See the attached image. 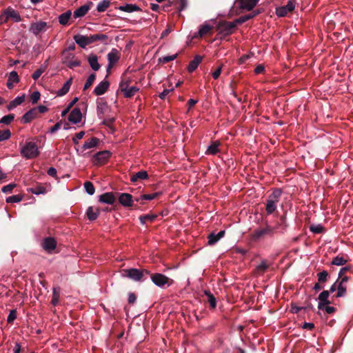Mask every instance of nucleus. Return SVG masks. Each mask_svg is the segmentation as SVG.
<instances>
[{"label": "nucleus", "instance_id": "9", "mask_svg": "<svg viewBox=\"0 0 353 353\" xmlns=\"http://www.w3.org/2000/svg\"><path fill=\"white\" fill-rule=\"evenodd\" d=\"M119 59V52L117 49H112L108 54V65L107 66V71L109 72L112 69L114 64H115Z\"/></svg>", "mask_w": 353, "mask_h": 353}, {"label": "nucleus", "instance_id": "53", "mask_svg": "<svg viewBox=\"0 0 353 353\" xmlns=\"http://www.w3.org/2000/svg\"><path fill=\"white\" fill-rule=\"evenodd\" d=\"M30 191L34 194H43L46 192V189L43 187H37L35 188H30Z\"/></svg>", "mask_w": 353, "mask_h": 353}, {"label": "nucleus", "instance_id": "38", "mask_svg": "<svg viewBox=\"0 0 353 353\" xmlns=\"http://www.w3.org/2000/svg\"><path fill=\"white\" fill-rule=\"evenodd\" d=\"M157 218L155 214H145L139 217L140 222L142 224H145L148 221L152 222Z\"/></svg>", "mask_w": 353, "mask_h": 353}, {"label": "nucleus", "instance_id": "62", "mask_svg": "<svg viewBox=\"0 0 353 353\" xmlns=\"http://www.w3.org/2000/svg\"><path fill=\"white\" fill-rule=\"evenodd\" d=\"M137 300V296L134 293H129L128 295V303L130 304H133L135 303Z\"/></svg>", "mask_w": 353, "mask_h": 353}, {"label": "nucleus", "instance_id": "5", "mask_svg": "<svg viewBox=\"0 0 353 353\" xmlns=\"http://www.w3.org/2000/svg\"><path fill=\"white\" fill-rule=\"evenodd\" d=\"M123 277L129 278L134 281H141L142 280V272L139 269L130 268L122 270Z\"/></svg>", "mask_w": 353, "mask_h": 353}, {"label": "nucleus", "instance_id": "47", "mask_svg": "<svg viewBox=\"0 0 353 353\" xmlns=\"http://www.w3.org/2000/svg\"><path fill=\"white\" fill-rule=\"evenodd\" d=\"M11 137V132L9 130H0V142L8 140Z\"/></svg>", "mask_w": 353, "mask_h": 353}, {"label": "nucleus", "instance_id": "24", "mask_svg": "<svg viewBox=\"0 0 353 353\" xmlns=\"http://www.w3.org/2000/svg\"><path fill=\"white\" fill-rule=\"evenodd\" d=\"M202 61V57L199 55H196L194 57L193 60H192L188 65V70L189 72H194L199 65V63Z\"/></svg>", "mask_w": 353, "mask_h": 353}, {"label": "nucleus", "instance_id": "10", "mask_svg": "<svg viewBox=\"0 0 353 353\" xmlns=\"http://www.w3.org/2000/svg\"><path fill=\"white\" fill-rule=\"evenodd\" d=\"M46 28L47 23L44 21H40L31 23L30 26V31L32 32L34 35H38L41 32L46 31Z\"/></svg>", "mask_w": 353, "mask_h": 353}, {"label": "nucleus", "instance_id": "18", "mask_svg": "<svg viewBox=\"0 0 353 353\" xmlns=\"http://www.w3.org/2000/svg\"><path fill=\"white\" fill-rule=\"evenodd\" d=\"M37 109L32 108L28 111L21 118V123H28L37 117Z\"/></svg>", "mask_w": 353, "mask_h": 353}, {"label": "nucleus", "instance_id": "7", "mask_svg": "<svg viewBox=\"0 0 353 353\" xmlns=\"http://www.w3.org/2000/svg\"><path fill=\"white\" fill-rule=\"evenodd\" d=\"M110 157V152L108 150H103L95 154L92 161L94 165H102L105 163Z\"/></svg>", "mask_w": 353, "mask_h": 353}, {"label": "nucleus", "instance_id": "25", "mask_svg": "<svg viewBox=\"0 0 353 353\" xmlns=\"http://www.w3.org/2000/svg\"><path fill=\"white\" fill-rule=\"evenodd\" d=\"M118 9L121 11L126 12H137V11L141 10V8L136 4H128V3L125 5L119 6Z\"/></svg>", "mask_w": 353, "mask_h": 353}, {"label": "nucleus", "instance_id": "17", "mask_svg": "<svg viewBox=\"0 0 353 353\" xmlns=\"http://www.w3.org/2000/svg\"><path fill=\"white\" fill-rule=\"evenodd\" d=\"M329 291L324 290L319 295V309H323V307L330 303L329 298Z\"/></svg>", "mask_w": 353, "mask_h": 353}, {"label": "nucleus", "instance_id": "4", "mask_svg": "<svg viewBox=\"0 0 353 353\" xmlns=\"http://www.w3.org/2000/svg\"><path fill=\"white\" fill-rule=\"evenodd\" d=\"M152 281L158 287L165 288L173 283V280L161 273H155L150 275Z\"/></svg>", "mask_w": 353, "mask_h": 353}, {"label": "nucleus", "instance_id": "64", "mask_svg": "<svg viewBox=\"0 0 353 353\" xmlns=\"http://www.w3.org/2000/svg\"><path fill=\"white\" fill-rule=\"evenodd\" d=\"M173 89H171V90H169V89H165L160 94H159V97L161 99H164L165 98V97L171 92L172 91Z\"/></svg>", "mask_w": 353, "mask_h": 353}, {"label": "nucleus", "instance_id": "34", "mask_svg": "<svg viewBox=\"0 0 353 353\" xmlns=\"http://www.w3.org/2000/svg\"><path fill=\"white\" fill-rule=\"evenodd\" d=\"M110 6V0H102L101 1L97 6V10L99 12H105Z\"/></svg>", "mask_w": 353, "mask_h": 353}, {"label": "nucleus", "instance_id": "26", "mask_svg": "<svg viewBox=\"0 0 353 353\" xmlns=\"http://www.w3.org/2000/svg\"><path fill=\"white\" fill-rule=\"evenodd\" d=\"M72 16L71 10H68L59 16V23L62 26L68 24V21Z\"/></svg>", "mask_w": 353, "mask_h": 353}, {"label": "nucleus", "instance_id": "8", "mask_svg": "<svg viewBox=\"0 0 353 353\" xmlns=\"http://www.w3.org/2000/svg\"><path fill=\"white\" fill-rule=\"evenodd\" d=\"M295 8V1L292 0L288 1V3L279 8H277L276 10V14L278 17H285L288 14V13L292 12Z\"/></svg>", "mask_w": 353, "mask_h": 353}, {"label": "nucleus", "instance_id": "27", "mask_svg": "<svg viewBox=\"0 0 353 353\" xmlns=\"http://www.w3.org/2000/svg\"><path fill=\"white\" fill-rule=\"evenodd\" d=\"M88 62L90 65V67L94 70V71H97L100 68V65L98 63V57L97 55L92 54L88 57Z\"/></svg>", "mask_w": 353, "mask_h": 353}, {"label": "nucleus", "instance_id": "46", "mask_svg": "<svg viewBox=\"0 0 353 353\" xmlns=\"http://www.w3.org/2000/svg\"><path fill=\"white\" fill-rule=\"evenodd\" d=\"M14 115L12 114H10L8 115L3 117L0 119V123L6 124V125L10 124L14 120Z\"/></svg>", "mask_w": 353, "mask_h": 353}, {"label": "nucleus", "instance_id": "60", "mask_svg": "<svg viewBox=\"0 0 353 353\" xmlns=\"http://www.w3.org/2000/svg\"><path fill=\"white\" fill-rule=\"evenodd\" d=\"M221 71H222V66L221 65V66L218 67V68H216V70L212 72V74L213 78H214V79H217L219 77V76H220V74H221Z\"/></svg>", "mask_w": 353, "mask_h": 353}, {"label": "nucleus", "instance_id": "49", "mask_svg": "<svg viewBox=\"0 0 353 353\" xmlns=\"http://www.w3.org/2000/svg\"><path fill=\"white\" fill-rule=\"evenodd\" d=\"M95 77H96V76H95L94 74H91L88 77V79H87V81H86V82H85V83L84 85V87H83V90H87L88 88H89L92 85L93 82L95 80Z\"/></svg>", "mask_w": 353, "mask_h": 353}, {"label": "nucleus", "instance_id": "2", "mask_svg": "<svg viewBox=\"0 0 353 353\" xmlns=\"http://www.w3.org/2000/svg\"><path fill=\"white\" fill-rule=\"evenodd\" d=\"M21 156L27 159H34L39 154L37 145L33 141H27L21 147Z\"/></svg>", "mask_w": 353, "mask_h": 353}, {"label": "nucleus", "instance_id": "1", "mask_svg": "<svg viewBox=\"0 0 353 353\" xmlns=\"http://www.w3.org/2000/svg\"><path fill=\"white\" fill-rule=\"evenodd\" d=\"M108 36L104 34H94L90 36L77 34L74 37L75 42L82 48L97 41L106 43Z\"/></svg>", "mask_w": 353, "mask_h": 353}, {"label": "nucleus", "instance_id": "21", "mask_svg": "<svg viewBox=\"0 0 353 353\" xmlns=\"http://www.w3.org/2000/svg\"><path fill=\"white\" fill-rule=\"evenodd\" d=\"M19 81V77L17 72L12 71L9 74L6 85L8 88L12 89L15 83Z\"/></svg>", "mask_w": 353, "mask_h": 353}, {"label": "nucleus", "instance_id": "52", "mask_svg": "<svg viewBox=\"0 0 353 353\" xmlns=\"http://www.w3.org/2000/svg\"><path fill=\"white\" fill-rule=\"evenodd\" d=\"M17 318V312L15 310H12L10 311V313L7 318L8 323L13 322Z\"/></svg>", "mask_w": 353, "mask_h": 353}, {"label": "nucleus", "instance_id": "44", "mask_svg": "<svg viewBox=\"0 0 353 353\" xmlns=\"http://www.w3.org/2000/svg\"><path fill=\"white\" fill-rule=\"evenodd\" d=\"M268 268V265L265 261H263L259 265H258L256 268V271L259 274H263L265 272Z\"/></svg>", "mask_w": 353, "mask_h": 353}, {"label": "nucleus", "instance_id": "11", "mask_svg": "<svg viewBox=\"0 0 353 353\" xmlns=\"http://www.w3.org/2000/svg\"><path fill=\"white\" fill-rule=\"evenodd\" d=\"M273 232V230L270 226H267L263 228H259L255 230L252 234V238L254 240H258L262 236H264L267 234H272Z\"/></svg>", "mask_w": 353, "mask_h": 353}, {"label": "nucleus", "instance_id": "33", "mask_svg": "<svg viewBox=\"0 0 353 353\" xmlns=\"http://www.w3.org/2000/svg\"><path fill=\"white\" fill-rule=\"evenodd\" d=\"M5 14L7 18H12L16 22L21 21V17L19 14L12 9H8L6 11Z\"/></svg>", "mask_w": 353, "mask_h": 353}, {"label": "nucleus", "instance_id": "59", "mask_svg": "<svg viewBox=\"0 0 353 353\" xmlns=\"http://www.w3.org/2000/svg\"><path fill=\"white\" fill-rule=\"evenodd\" d=\"M128 87L129 86H128V81H125L123 80L119 83V88H120L121 91L123 92V94H124V92L126 91V90H128Z\"/></svg>", "mask_w": 353, "mask_h": 353}, {"label": "nucleus", "instance_id": "37", "mask_svg": "<svg viewBox=\"0 0 353 353\" xmlns=\"http://www.w3.org/2000/svg\"><path fill=\"white\" fill-rule=\"evenodd\" d=\"M205 294L207 296V301L210 303L212 308H215L216 306V301L214 295L209 291H205Z\"/></svg>", "mask_w": 353, "mask_h": 353}, {"label": "nucleus", "instance_id": "57", "mask_svg": "<svg viewBox=\"0 0 353 353\" xmlns=\"http://www.w3.org/2000/svg\"><path fill=\"white\" fill-rule=\"evenodd\" d=\"M84 134H85V132L83 131H81V132L77 133L75 134L74 137H73V139H72L73 143L74 144H77L79 143L78 140L81 139L83 137Z\"/></svg>", "mask_w": 353, "mask_h": 353}, {"label": "nucleus", "instance_id": "51", "mask_svg": "<svg viewBox=\"0 0 353 353\" xmlns=\"http://www.w3.org/2000/svg\"><path fill=\"white\" fill-rule=\"evenodd\" d=\"M310 230L314 233L319 234L323 231V228L321 225H312L310 227Z\"/></svg>", "mask_w": 353, "mask_h": 353}, {"label": "nucleus", "instance_id": "13", "mask_svg": "<svg viewBox=\"0 0 353 353\" xmlns=\"http://www.w3.org/2000/svg\"><path fill=\"white\" fill-rule=\"evenodd\" d=\"M43 248L48 253L52 252L57 247V241L54 238H46L42 242Z\"/></svg>", "mask_w": 353, "mask_h": 353}, {"label": "nucleus", "instance_id": "48", "mask_svg": "<svg viewBox=\"0 0 353 353\" xmlns=\"http://www.w3.org/2000/svg\"><path fill=\"white\" fill-rule=\"evenodd\" d=\"M338 292L336 294L337 297L343 296L346 292V285L345 284L340 283L338 285Z\"/></svg>", "mask_w": 353, "mask_h": 353}, {"label": "nucleus", "instance_id": "50", "mask_svg": "<svg viewBox=\"0 0 353 353\" xmlns=\"http://www.w3.org/2000/svg\"><path fill=\"white\" fill-rule=\"evenodd\" d=\"M178 56V54H174L172 55H168L162 57L159 59V61L163 63H166L169 61L174 60Z\"/></svg>", "mask_w": 353, "mask_h": 353}, {"label": "nucleus", "instance_id": "45", "mask_svg": "<svg viewBox=\"0 0 353 353\" xmlns=\"http://www.w3.org/2000/svg\"><path fill=\"white\" fill-rule=\"evenodd\" d=\"M84 188L85 189V191L86 192L90 194V195H92L94 194V192H95V188L93 185V184L90 182V181H86L85 183H84Z\"/></svg>", "mask_w": 353, "mask_h": 353}, {"label": "nucleus", "instance_id": "61", "mask_svg": "<svg viewBox=\"0 0 353 353\" xmlns=\"http://www.w3.org/2000/svg\"><path fill=\"white\" fill-rule=\"evenodd\" d=\"M81 64V62L78 60H73L68 63V67L70 68H73L74 67L79 66Z\"/></svg>", "mask_w": 353, "mask_h": 353}, {"label": "nucleus", "instance_id": "58", "mask_svg": "<svg viewBox=\"0 0 353 353\" xmlns=\"http://www.w3.org/2000/svg\"><path fill=\"white\" fill-rule=\"evenodd\" d=\"M40 93L37 91L36 92H34L32 94H31V101H32V103H36L39 99H40Z\"/></svg>", "mask_w": 353, "mask_h": 353}, {"label": "nucleus", "instance_id": "55", "mask_svg": "<svg viewBox=\"0 0 353 353\" xmlns=\"http://www.w3.org/2000/svg\"><path fill=\"white\" fill-rule=\"evenodd\" d=\"M159 194V193L143 194L141 196L140 199L143 200H152L155 199Z\"/></svg>", "mask_w": 353, "mask_h": 353}, {"label": "nucleus", "instance_id": "19", "mask_svg": "<svg viewBox=\"0 0 353 353\" xmlns=\"http://www.w3.org/2000/svg\"><path fill=\"white\" fill-rule=\"evenodd\" d=\"M110 83L108 81H102L99 85L94 88V93L97 96L103 94L108 89Z\"/></svg>", "mask_w": 353, "mask_h": 353}, {"label": "nucleus", "instance_id": "16", "mask_svg": "<svg viewBox=\"0 0 353 353\" xmlns=\"http://www.w3.org/2000/svg\"><path fill=\"white\" fill-rule=\"evenodd\" d=\"M119 203L125 207L133 205L132 196L128 193H121L119 196Z\"/></svg>", "mask_w": 353, "mask_h": 353}, {"label": "nucleus", "instance_id": "22", "mask_svg": "<svg viewBox=\"0 0 353 353\" xmlns=\"http://www.w3.org/2000/svg\"><path fill=\"white\" fill-rule=\"evenodd\" d=\"M225 235V231L221 230L217 234L211 233L208 235V244L209 245H214L216 242H218L221 238H223Z\"/></svg>", "mask_w": 353, "mask_h": 353}, {"label": "nucleus", "instance_id": "20", "mask_svg": "<svg viewBox=\"0 0 353 353\" xmlns=\"http://www.w3.org/2000/svg\"><path fill=\"white\" fill-rule=\"evenodd\" d=\"M99 201L101 203L113 204L116 201V198L112 192H106L99 196Z\"/></svg>", "mask_w": 353, "mask_h": 353}, {"label": "nucleus", "instance_id": "56", "mask_svg": "<svg viewBox=\"0 0 353 353\" xmlns=\"http://www.w3.org/2000/svg\"><path fill=\"white\" fill-rule=\"evenodd\" d=\"M327 272L326 271H323L318 274V279L319 282L324 283L327 280Z\"/></svg>", "mask_w": 353, "mask_h": 353}, {"label": "nucleus", "instance_id": "31", "mask_svg": "<svg viewBox=\"0 0 353 353\" xmlns=\"http://www.w3.org/2000/svg\"><path fill=\"white\" fill-rule=\"evenodd\" d=\"M220 145V143L219 141H214L212 142L211 145H210L208 147V149L206 150L207 154H216L219 152V146Z\"/></svg>", "mask_w": 353, "mask_h": 353}, {"label": "nucleus", "instance_id": "29", "mask_svg": "<svg viewBox=\"0 0 353 353\" xmlns=\"http://www.w3.org/2000/svg\"><path fill=\"white\" fill-rule=\"evenodd\" d=\"M86 214L89 220L94 221L97 219L99 214V210L91 206L88 208Z\"/></svg>", "mask_w": 353, "mask_h": 353}, {"label": "nucleus", "instance_id": "28", "mask_svg": "<svg viewBox=\"0 0 353 353\" xmlns=\"http://www.w3.org/2000/svg\"><path fill=\"white\" fill-rule=\"evenodd\" d=\"M72 83V79H68L63 85V87L57 92V94L59 97L63 96L67 94Z\"/></svg>", "mask_w": 353, "mask_h": 353}, {"label": "nucleus", "instance_id": "3", "mask_svg": "<svg viewBox=\"0 0 353 353\" xmlns=\"http://www.w3.org/2000/svg\"><path fill=\"white\" fill-rule=\"evenodd\" d=\"M281 193L282 192L280 189H276L268 196L265 208L268 214H271L276 210Z\"/></svg>", "mask_w": 353, "mask_h": 353}, {"label": "nucleus", "instance_id": "23", "mask_svg": "<svg viewBox=\"0 0 353 353\" xmlns=\"http://www.w3.org/2000/svg\"><path fill=\"white\" fill-rule=\"evenodd\" d=\"M108 110L109 108L106 102L99 101L97 103V112L100 119H102Z\"/></svg>", "mask_w": 353, "mask_h": 353}, {"label": "nucleus", "instance_id": "35", "mask_svg": "<svg viewBox=\"0 0 353 353\" xmlns=\"http://www.w3.org/2000/svg\"><path fill=\"white\" fill-rule=\"evenodd\" d=\"M148 178V173L146 171H140L131 176V181L136 182L139 179L143 180Z\"/></svg>", "mask_w": 353, "mask_h": 353}, {"label": "nucleus", "instance_id": "6", "mask_svg": "<svg viewBox=\"0 0 353 353\" xmlns=\"http://www.w3.org/2000/svg\"><path fill=\"white\" fill-rule=\"evenodd\" d=\"M236 24L234 22L230 21H223L221 22L218 27L217 30L219 34L223 36H228L232 33L233 29L234 28Z\"/></svg>", "mask_w": 353, "mask_h": 353}, {"label": "nucleus", "instance_id": "32", "mask_svg": "<svg viewBox=\"0 0 353 353\" xmlns=\"http://www.w3.org/2000/svg\"><path fill=\"white\" fill-rule=\"evenodd\" d=\"M99 143V139L96 137H92L88 141H85L83 145V150H88L90 148H93L97 145Z\"/></svg>", "mask_w": 353, "mask_h": 353}, {"label": "nucleus", "instance_id": "30", "mask_svg": "<svg viewBox=\"0 0 353 353\" xmlns=\"http://www.w3.org/2000/svg\"><path fill=\"white\" fill-rule=\"evenodd\" d=\"M25 101V96H19L16 97L14 100L10 102V103L8 105V109L9 110H11L16 108L17 106L21 105L23 101Z\"/></svg>", "mask_w": 353, "mask_h": 353}, {"label": "nucleus", "instance_id": "42", "mask_svg": "<svg viewBox=\"0 0 353 353\" xmlns=\"http://www.w3.org/2000/svg\"><path fill=\"white\" fill-rule=\"evenodd\" d=\"M347 259H344L341 256H336L332 260V264L335 265H343L347 263Z\"/></svg>", "mask_w": 353, "mask_h": 353}, {"label": "nucleus", "instance_id": "63", "mask_svg": "<svg viewBox=\"0 0 353 353\" xmlns=\"http://www.w3.org/2000/svg\"><path fill=\"white\" fill-rule=\"evenodd\" d=\"M60 128H61V122H57L54 126H52L50 129V132L51 133H54V132H57L58 130H59Z\"/></svg>", "mask_w": 353, "mask_h": 353}, {"label": "nucleus", "instance_id": "41", "mask_svg": "<svg viewBox=\"0 0 353 353\" xmlns=\"http://www.w3.org/2000/svg\"><path fill=\"white\" fill-rule=\"evenodd\" d=\"M60 290L59 288H54L53 289V295L51 303L53 305H56L59 303V299Z\"/></svg>", "mask_w": 353, "mask_h": 353}, {"label": "nucleus", "instance_id": "12", "mask_svg": "<svg viewBox=\"0 0 353 353\" xmlns=\"http://www.w3.org/2000/svg\"><path fill=\"white\" fill-rule=\"evenodd\" d=\"M92 5H93V3L92 1H88L85 5H83L82 6L78 8L73 12L74 18L77 19V18H80V17H84L88 13V12L90 10V9Z\"/></svg>", "mask_w": 353, "mask_h": 353}, {"label": "nucleus", "instance_id": "43", "mask_svg": "<svg viewBox=\"0 0 353 353\" xmlns=\"http://www.w3.org/2000/svg\"><path fill=\"white\" fill-rule=\"evenodd\" d=\"M23 199V196L20 194L12 195L6 199V202L10 203H18Z\"/></svg>", "mask_w": 353, "mask_h": 353}, {"label": "nucleus", "instance_id": "36", "mask_svg": "<svg viewBox=\"0 0 353 353\" xmlns=\"http://www.w3.org/2000/svg\"><path fill=\"white\" fill-rule=\"evenodd\" d=\"M212 30V26L207 23H204L202 26H201L198 34L199 35L202 37L207 34L210 31Z\"/></svg>", "mask_w": 353, "mask_h": 353}, {"label": "nucleus", "instance_id": "15", "mask_svg": "<svg viewBox=\"0 0 353 353\" xmlns=\"http://www.w3.org/2000/svg\"><path fill=\"white\" fill-rule=\"evenodd\" d=\"M241 9L246 10H252L258 3L259 0H236Z\"/></svg>", "mask_w": 353, "mask_h": 353}, {"label": "nucleus", "instance_id": "54", "mask_svg": "<svg viewBox=\"0 0 353 353\" xmlns=\"http://www.w3.org/2000/svg\"><path fill=\"white\" fill-rule=\"evenodd\" d=\"M16 186V184L14 183H10L8 185H6L3 186L1 189L2 192L4 193H9L10 192L13 188Z\"/></svg>", "mask_w": 353, "mask_h": 353}, {"label": "nucleus", "instance_id": "39", "mask_svg": "<svg viewBox=\"0 0 353 353\" xmlns=\"http://www.w3.org/2000/svg\"><path fill=\"white\" fill-rule=\"evenodd\" d=\"M139 91V88L136 86L128 87V90L124 92L125 97L130 98L134 96Z\"/></svg>", "mask_w": 353, "mask_h": 353}, {"label": "nucleus", "instance_id": "40", "mask_svg": "<svg viewBox=\"0 0 353 353\" xmlns=\"http://www.w3.org/2000/svg\"><path fill=\"white\" fill-rule=\"evenodd\" d=\"M47 68L46 65H42L39 69H37L33 74L32 78L34 80H37L41 75L46 71Z\"/></svg>", "mask_w": 353, "mask_h": 353}, {"label": "nucleus", "instance_id": "14", "mask_svg": "<svg viewBox=\"0 0 353 353\" xmlns=\"http://www.w3.org/2000/svg\"><path fill=\"white\" fill-rule=\"evenodd\" d=\"M82 119V114L79 108H74L69 114L68 120L74 124L81 122Z\"/></svg>", "mask_w": 353, "mask_h": 353}]
</instances>
